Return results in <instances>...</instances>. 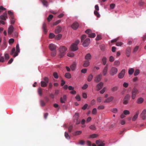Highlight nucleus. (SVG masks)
Returning <instances> with one entry per match:
<instances>
[{"label": "nucleus", "mask_w": 146, "mask_h": 146, "mask_svg": "<svg viewBox=\"0 0 146 146\" xmlns=\"http://www.w3.org/2000/svg\"><path fill=\"white\" fill-rule=\"evenodd\" d=\"M74 55V54L73 52H69L67 54V56L71 57H72Z\"/></svg>", "instance_id": "nucleus-37"}, {"label": "nucleus", "mask_w": 146, "mask_h": 146, "mask_svg": "<svg viewBox=\"0 0 146 146\" xmlns=\"http://www.w3.org/2000/svg\"><path fill=\"white\" fill-rule=\"evenodd\" d=\"M49 48L51 51H53L55 50L56 48V46L55 44H49Z\"/></svg>", "instance_id": "nucleus-16"}, {"label": "nucleus", "mask_w": 146, "mask_h": 146, "mask_svg": "<svg viewBox=\"0 0 146 146\" xmlns=\"http://www.w3.org/2000/svg\"><path fill=\"white\" fill-rule=\"evenodd\" d=\"M76 64L75 62H74L70 66V68H71V70L72 71H74L75 70L76 67Z\"/></svg>", "instance_id": "nucleus-29"}, {"label": "nucleus", "mask_w": 146, "mask_h": 146, "mask_svg": "<svg viewBox=\"0 0 146 146\" xmlns=\"http://www.w3.org/2000/svg\"><path fill=\"white\" fill-rule=\"evenodd\" d=\"M76 99L78 101H80L81 100L80 97V96L78 95H77L76 97Z\"/></svg>", "instance_id": "nucleus-59"}, {"label": "nucleus", "mask_w": 146, "mask_h": 146, "mask_svg": "<svg viewBox=\"0 0 146 146\" xmlns=\"http://www.w3.org/2000/svg\"><path fill=\"white\" fill-rule=\"evenodd\" d=\"M139 92L137 89L134 88L132 90L131 98L133 100L136 97V95Z\"/></svg>", "instance_id": "nucleus-5"}, {"label": "nucleus", "mask_w": 146, "mask_h": 146, "mask_svg": "<svg viewBox=\"0 0 146 146\" xmlns=\"http://www.w3.org/2000/svg\"><path fill=\"white\" fill-rule=\"evenodd\" d=\"M85 143V141L82 140H81L79 141V142L78 143V144H80L81 145H84Z\"/></svg>", "instance_id": "nucleus-48"}, {"label": "nucleus", "mask_w": 146, "mask_h": 146, "mask_svg": "<svg viewBox=\"0 0 146 146\" xmlns=\"http://www.w3.org/2000/svg\"><path fill=\"white\" fill-rule=\"evenodd\" d=\"M85 33L88 34V36L90 38H94L96 36V34L95 33H92V31L90 29H88L85 31Z\"/></svg>", "instance_id": "nucleus-6"}, {"label": "nucleus", "mask_w": 146, "mask_h": 146, "mask_svg": "<svg viewBox=\"0 0 146 146\" xmlns=\"http://www.w3.org/2000/svg\"><path fill=\"white\" fill-rule=\"evenodd\" d=\"M118 89V87L117 86H114L111 89V91L113 92L116 91Z\"/></svg>", "instance_id": "nucleus-36"}, {"label": "nucleus", "mask_w": 146, "mask_h": 146, "mask_svg": "<svg viewBox=\"0 0 146 146\" xmlns=\"http://www.w3.org/2000/svg\"><path fill=\"white\" fill-rule=\"evenodd\" d=\"M90 128L92 130H95L96 129V127L94 125H92L90 126Z\"/></svg>", "instance_id": "nucleus-52"}, {"label": "nucleus", "mask_w": 146, "mask_h": 146, "mask_svg": "<svg viewBox=\"0 0 146 146\" xmlns=\"http://www.w3.org/2000/svg\"><path fill=\"white\" fill-rule=\"evenodd\" d=\"M130 96L129 94H127L123 100V103L124 104H127L128 103V101L129 100Z\"/></svg>", "instance_id": "nucleus-8"}, {"label": "nucleus", "mask_w": 146, "mask_h": 146, "mask_svg": "<svg viewBox=\"0 0 146 146\" xmlns=\"http://www.w3.org/2000/svg\"><path fill=\"white\" fill-rule=\"evenodd\" d=\"M106 58L104 57L102 59V61L103 62V64L104 65H105L106 63Z\"/></svg>", "instance_id": "nucleus-44"}, {"label": "nucleus", "mask_w": 146, "mask_h": 146, "mask_svg": "<svg viewBox=\"0 0 146 146\" xmlns=\"http://www.w3.org/2000/svg\"><path fill=\"white\" fill-rule=\"evenodd\" d=\"M51 55L52 56H54L56 54V50L52 51Z\"/></svg>", "instance_id": "nucleus-45"}, {"label": "nucleus", "mask_w": 146, "mask_h": 146, "mask_svg": "<svg viewBox=\"0 0 146 146\" xmlns=\"http://www.w3.org/2000/svg\"><path fill=\"white\" fill-rule=\"evenodd\" d=\"M117 68L115 67H112L110 71V74L111 76H113L117 74Z\"/></svg>", "instance_id": "nucleus-7"}, {"label": "nucleus", "mask_w": 146, "mask_h": 146, "mask_svg": "<svg viewBox=\"0 0 146 146\" xmlns=\"http://www.w3.org/2000/svg\"><path fill=\"white\" fill-rule=\"evenodd\" d=\"M139 114V111H137L132 118V120L133 121H135L138 118V115Z\"/></svg>", "instance_id": "nucleus-25"}, {"label": "nucleus", "mask_w": 146, "mask_h": 146, "mask_svg": "<svg viewBox=\"0 0 146 146\" xmlns=\"http://www.w3.org/2000/svg\"><path fill=\"white\" fill-rule=\"evenodd\" d=\"M79 26L78 23L77 22L73 23L71 25L72 28L74 30L76 29Z\"/></svg>", "instance_id": "nucleus-13"}, {"label": "nucleus", "mask_w": 146, "mask_h": 146, "mask_svg": "<svg viewBox=\"0 0 146 146\" xmlns=\"http://www.w3.org/2000/svg\"><path fill=\"white\" fill-rule=\"evenodd\" d=\"M74 117L76 119V121H75V122H76V124L77 125L79 124L80 123V121L78 120L79 117V113H76L74 115Z\"/></svg>", "instance_id": "nucleus-14"}, {"label": "nucleus", "mask_w": 146, "mask_h": 146, "mask_svg": "<svg viewBox=\"0 0 146 146\" xmlns=\"http://www.w3.org/2000/svg\"><path fill=\"white\" fill-rule=\"evenodd\" d=\"M15 22V19H14V18H12L11 19V23L12 24H13Z\"/></svg>", "instance_id": "nucleus-64"}, {"label": "nucleus", "mask_w": 146, "mask_h": 146, "mask_svg": "<svg viewBox=\"0 0 146 146\" xmlns=\"http://www.w3.org/2000/svg\"><path fill=\"white\" fill-rule=\"evenodd\" d=\"M42 29L44 32L45 33H46L47 32V30L46 29V25L45 23H44L43 24Z\"/></svg>", "instance_id": "nucleus-30"}, {"label": "nucleus", "mask_w": 146, "mask_h": 146, "mask_svg": "<svg viewBox=\"0 0 146 146\" xmlns=\"http://www.w3.org/2000/svg\"><path fill=\"white\" fill-rule=\"evenodd\" d=\"M140 116L143 119H145L146 118V110H144L141 114Z\"/></svg>", "instance_id": "nucleus-12"}, {"label": "nucleus", "mask_w": 146, "mask_h": 146, "mask_svg": "<svg viewBox=\"0 0 146 146\" xmlns=\"http://www.w3.org/2000/svg\"><path fill=\"white\" fill-rule=\"evenodd\" d=\"M108 65L107 64L104 68L102 71V74L103 76H105L106 75L108 72Z\"/></svg>", "instance_id": "nucleus-15"}, {"label": "nucleus", "mask_w": 146, "mask_h": 146, "mask_svg": "<svg viewBox=\"0 0 146 146\" xmlns=\"http://www.w3.org/2000/svg\"><path fill=\"white\" fill-rule=\"evenodd\" d=\"M97 101L99 103L101 102L102 100V98L101 97H98L97 98Z\"/></svg>", "instance_id": "nucleus-46"}, {"label": "nucleus", "mask_w": 146, "mask_h": 146, "mask_svg": "<svg viewBox=\"0 0 146 146\" xmlns=\"http://www.w3.org/2000/svg\"><path fill=\"white\" fill-rule=\"evenodd\" d=\"M7 18V15L6 12H5L3 13V15L0 16V19L4 21H5Z\"/></svg>", "instance_id": "nucleus-11"}, {"label": "nucleus", "mask_w": 146, "mask_h": 146, "mask_svg": "<svg viewBox=\"0 0 146 146\" xmlns=\"http://www.w3.org/2000/svg\"><path fill=\"white\" fill-rule=\"evenodd\" d=\"M53 76L56 79H57L58 78V75L56 72H54L53 73Z\"/></svg>", "instance_id": "nucleus-42"}, {"label": "nucleus", "mask_w": 146, "mask_h": 146, "mask_svg": "<svg viewBox=\"0 0 146 146\" xmlns=\"http://www.w3.org/2000/svg\"><path fill=\"white\" fill-rule=\"evenodd\" d=\"M90 65V62L89 61L87 60H85L84 61L83 66L84 67H87Z\"/></svg>", "instance_id": "nucleus-26"}, {"label": "nucleus", "mask_w": 146, "mask_h": 146, "mask_svg": "<svg viewBox=\"0 0 146 146\" xmlns=\"http://www.w3.org/2000/svg\"><path fill=\"white\" fill-rule=\"evenodd\" d=\"M38 92L39 96H41L42 95V89L40 87L38 89Z\"/></svg>", "instance_id": "nucleus-28"}, {"label": "nucleus", "mask_w": 146, "mask_h": 146, "mask_svg": "<svg viewBox=\"0 0 146 146\" xmlns=\"http://www.w3.org/2000/svg\"><path fill=\"white\" fill-rule=\"evenodd\" d=\"M88 87V85L87 84H85L84 86L82 87L83 90H84L86 89Z\"/></svg>", "instance_id": "nucleus-62"}, {"label": "nucleus", "mask_w": 146, "mask_h": 146, "mask_svg": "<svg viewBox=\"0 0 146 146\" xmlns=\"http://www.w3.org/2000/svg\"><path fill=\"white\" fill-rule=\"evenodd\" d=\"M67 96L66 95H64L63 96V97L60 98V102L61 103H65V102L66 101Z\"/></svg>", "instance_id": "nucleus-19"}, {"label": "nucleus", "mask_w": 146, "mask_h": 146, "mask_svg": "<svg viewBox=\"0 0 146 146\" xmlns=\"http://www.w3.org/2000/svg\"><path fill=\"white\" fill-rule=\"evenodd\" d=\"M88 106V104H86L83 107H82V109L83 110H85L86 109Z\"/></svg>", "instance_id": "nucleus-63"}, {"label": "nucleus", "mask_w": 146, "mask_h": 146, "mask_svg": "<svg viewBox=\"0 0 146 146\" xmlns=\"http://www.w3.org/2000/svg\"><path fill=\"white\" fill-rule=\"evenodd\" d=\"M82 132L81 131H77L75 132L73 134V135L76 136L78 135H80L82 133Z\"/></svg>", "instance_id": "nucleus-32"}, {"label": "nucleus", "mask_w": 146, "mask_h": 146, "mask_svg": "<svg viewBox=\"0 0 146 146\" xmlns=\"http://www.w3.org/2000/svg\"><path fill=\"white\" fill-rule=\"evenodd\" d=\"M62 35L61 34H59L56 37V39L57 40H60L61 38Z\"/></svg>", "instance_id": "nucleus-55"}, {"label": "nucleus", "mask_w": 146, "mask_h": 146, "mask_svg": "<svg viewBox=\"0 0 146 146\" xmlns=\"http://www.w3.org/2000/svg\"><path fill=\"white\" fill-rule=\"evenodd\" d=\"M97 111L96 108H94L92 111V113L94 115H96L97 114Z\"/></svg>", "instance_id": "nucleus-43"}, {"label": "nucleus", "mask_w": 146, "mask_h": 146, "mask_svg": "<svg viewBox=\"0 0 146 146\" xmlns=\"http://www.w3.org/2000/svg\"><path fill=\"white\" fill-rule=\"evenodd\" d=\"M134 71V70L133 68H131L129 70L128 73L129 75H132Z\"/></svg>", "instance_id": "nucleus-40"}, {"label": "nucleus", "mask_w": 146, "mask_h": 146, "mask_svg": "<svg viewBox=\"0 0 146 146\" xmlns=\"http://www.w3.org/2000/svg\"><path fill=\"white\" fill-rule=\"evenodd\" d=\"M96 144L98 145L97 146H104L105 144L103 143L102 141L100 140H98L96 141Z\"/></svg>", "instance_id": "nucleus-22"}, {"label": "nucleus", "mask_w": 146, "mask_h": 146, "mask_svg": "<svg viewBox=\"0 0 146 146\" xmlns=\"http://www.w3.org/2000/svg\"><path fill=\"white\" fill-rule=\"evenodd\" d=\"M138 48H139L138 46H135L133 50V53L136 52L138 50Z\"/></svg>", "instance_id": "nucleus-53"}, {"label": "nucleus", "mask_w": 146, "mask_h": 146, "mask_svg": "<svg viewBox=\"0 0 146 146\" xmlns=\"http://www.w3.org/2000/svg\"><path fill=\"white\" fill-rule=\"evenodd\" d=\"M67 50V48L64 46L60 47L59 48V56L60 58H62L65 55Z\"/></svg>", "instance_id": "nucleus-3"}, {"label": "nucleus", "mask_w": 146, "mask_h": 146, "mask_svg": "<svg viewBox=\"0 0 146 146\" xmlns=\"http://www.w3.org/2000/svg\"><path fill=\"white\" fill-rule=\"evenodd\" d=\"M113 99L114 97L113 96H110L106 99L104 102V103H109L111 102Z\"/></svg>", "instance_id": "nucleus-18"}, {"label": "nucleus", "mask_w": 146, "mask_h": 146, "mask_svg": "<svg viewBox=\"0 0 146 146\" xmlns=\"http://www.w3.org/2000/svg\"><path fill=\"white\" fill-rule=\"evenodd\" d=\"M55 35L53 33H50L49 35V38H53Z\"/></svg>", "instance_id": "nucleus-54"}, {"label": "nucleus", "mask_w": 146, "mask_h": 146, "mask_svg": "<svg viewBox=\"0 0 146 146\" xmlns=\"http://www.w3.org/2000/svg\"><path fill=\"white\" fill-rule=\"evenodd\" d=\"M139 73V71L138 70H136L134 73V75L136 76Z\"/></svg>", "instance_id": "nucleus-56"}, {"label": "nucleus", "mask_w": 146, "mask_h": 146, "mask_svg": "<svg viewBox=\"0 0 146 146\" xmlns=\"http://www.w3.org/2000/svg\"><path fill=\"white\" fill-rule=\"evenodd\" d=\"M61 22V20H57L54 23H53V25L54 26H55L57 25V24Z\"/></svg>", "instance_id": "nucleus-57"}, {"label": "nucleus", "mask_w": 146, "mask_h": 146, "mask_svg": "<svg viewBox=\"0 0 146 146\" xmlns=\"http://www.w3.org/2000/svg\"><path fill=\"white\" fill-rule=\"evenodd\" d=\"M61 27L59 26L56 27L55 30V33L56 34H58L61 32Z\"/></svg>", "instance_id": "nucleus-24"}, {"label": "nucleus", "mask_w": 146, "mask_h": 146, "mask_svg": "<svg viewBox=\"0 0 146 146\" xmlns=\"http://www.w3.org/2000/svg\"><path fill=\"white\" fill-rule=\"evenodd\" d=\"M98 135L96 134H93L90 135V137L91 138H94L97 137Z\"/></svg>", "instance_id": "nucleus-51"}, {"label": "nucleus", "mask_w": 146, "mask_h": 146, "mask_svg": "<svg viewBox=\"0 0 146 146\" xmlns=\"http://www.w3.org/2000/svg\"><path fill=\"white\" fill-rule=\"evenodd\" d=\"M102 77V75L101 74H98L95 77L94 81L97 83L101 81Z\"/></svg>", "instance_id": "nucleus-10"}, {"label": "nucleus", "mask_w": 146, "mask_h": 146, "mask_svg": "<svg viewBox=\"0 0 146 146\" xmlns=\"http://www.w3.org/2000/svg\"><path fill=\"white\" fill-rule=\"evenodd\" d=\"M103 85V83L102 82H100L96 86L97 90L99 91L102 88Z\"/></svg>", "instance_id": "nucleus-20"}, {"label": "nucleus", "mask_w": 146, "mask_h": 146, "mask_svg": "<svg viewBox=\"0 0 146 146\" xmlns=\"http://www.w3.org/2000/svg\"><path fill=\"white\" fill-rule=\"evenodd\" d=\"M123 113L125 115H129L130 114V112L128 110H124L123 111Z\"/></svg>", "instance_id": "nucleus-50"}, {"label": "nucleus", "mask_w": 146, "mask_h": 146, "mask_svg": "<svg viewBox=\"0 0 146 146\" xmlns=\"http://www.w3.org/2000/svg\"><path fill=\"white\" fill-rule=\"evenodd\" d=\"M79 42L80 40H76L75 42L71 45L70 47V50L73 51L77 50L78 49L77 45Z\"/></svg>", "instance_id": "nucleus-4"}, {"label": "nucleus", "mask_w": 146, "mask_h": 146, "mask_svg": "<svg viewBox=\"0 0 146 146\" xmlns=\"http://www.w3.org/2000/svg\"><path fill=\"white\" fill-rule=\"evenodd\" d=\"M125 69H123L118 74V76L119 78L122 79L123 78L125 74Z\"/></svg>", "instance_id": "nucleus-9"}, {"label": "nucleus", "mask_w": 146, "mask_h": 146, "mask_svg": "<svg viewBox=\"0 0 146 146\" xmlns=\"http://www.w3.org/2000/svg\"><path fill=\"white\" fill-rule=\"evenodd\" d=\"M101 36L100 35H99L97 36L96 38V39L97 41H98V40L101 39Z\"/></svg>", "instance_id": "nucleus-58"}, {"label": "nucleus", "mask_w": 146, "mask_h": 146, "mask_svg": "<svg viewBox=\"0 0 146 146\" xmlns=\"http://www.w3.org/2000/svg\"><path fill=\"white\" fill-rule=\"evenodd\" d=\"M114 60V58L112 56H111L110 57L109 60L110 62H113Z\"/></svg>", "instance_id": "nucleus-61"}, {"label": "nucleus", "mask_w": 146, "mask_h": 146, "mask_svg": "<svg viewBox=\"0 0 146 146\" xmlns=\"http://www.w3.org/2000/svg\"><path fill=\"white\" fill-rule=\"evenodd\" d=\"M120 63L119 61L116 60L114 62V65L115 66H117L119 65Z\"/></svg>", "instance_id": "nucleus-39"}, {"label": "nucleus", "mask_w": 146, "mask_h": 146, "mask_svg": "<svg viewBox=\"0 0 146 146\" xmlns=\"http://www.w3.org/2000/svg\"><path fill=\"white\" fill-rule=\"evenodd\" d=\"M64 76L66 78L68 79H70L71 78V75L69 73H66Z\"/></svg>", "instance_id": "nucleus-33"}, {"label": "nucleus", "mask_w": 146, "mask_h": 146, "mask_svg": "<svg viewBox=\"0 0 146 146\" xmlns=\"http://www.w3.org/2000/svg\"><path fill=\"white\" fill-rule=\"evenodd\" d=\"M94 14L98 17H99L100 15L99 13L96 11L95 10L94 11Z\"/></svg>", "instance_id": "nucleus-47"}, {"label": "nucleus", "mask_w": 146, "mask_h": 146, "mask_svg": "<svg viewBox=\"0 0 146 146\" xmlns=\"http://www.w3.org/2000/svg\"><path fill=\"white\" fill-rule=\"evenodd\" d=\"M41 86L42 87H45L47 85V83L46 82L44 81H42L41 82Z\"/></svg>", "instance_id": "nucleus-35"}, {"label": "nucleus", "mask_w": 146, "mask_h": 146, "mask_svg": "<svg viewBox=\"0 0 146 146\" xmlns=\"http://www.w3.org/2000/svg\"><path fill=\"white\" fill-rule=\"evenodd\" d=\"M16 51L15 52V48H13L10 53V54L11 55L13 54V56L14 57L17 56L18 55V53L20 52V49L18 44L16 45Z\"/></svg>", "instance_id": "nucleus-2"}, {"label": "nucleus", "mask_w": 146, "mask_h": 146, "mask_svg": "<svg viewBox=\"0 0 146 146\" xmlns=\"http://www.w3.org/2000/svg\"><path fill=\"white\" fill-rule=\"evenodd\" d=\"M104 106L103 105L99 106L98 107V109L99 110L104 109Z\"/></svg>", "instance_id": "nucleus-49"}, {"label": "nucleus", "mask_w": 146, "mask_h": 146, "mask_svg": "<svg viewBox=\"0 0 146 146\" xmlns=\"http://www.w3.org/2000/svg\"><path fill=\"white\" fill-rule=\"evenodd\" d=\"M8 14L10 16L11 19L14 18V16L13 13L11 11H8Z\"/></svg>", "instance_id": "nucleus-34"}, {"label": "nucleus", "mask_w": 146, "mask_h": 146, "mask_svg": "<svg viewBox=\"0 0 146 146\" xmlns=\"http://www.w3.org/2000/svg\"><path fill=\"white\" fill-rule=\"evenodd\" d=\"M93 75L92 74H90L88 76L87 80L88 82H90L93 78Z\"/></svg>", "instance_id": "nucleus-31"}, {"label": "nucleus", "mask_w": 146, "mask_h": 146, "mask_svg": "<svg viewBox=\"0 0 146 146\" xmlns=\"http://www.w3.org/2000/svg\"><path fill=\"white\" fill-rule=\"evenodd\" d=\"M131 49L130 47H127L126 50V55L127 57H129L130 55Z\"/></svg>", "instance_id": "nucleus-17"}, {"label": "nucleus", "mask_w": 146, "mask_h": 146, "mask_svg": "<svg viewBox=\"0 0 146 146\" xmlns=\"http://www.w3.org/2000/svg\"><path fill=\"white\" fill-rule=\"evenodd\" d=\"M144 101V99L142 98H140L138 99L137 103L138 104H141Z\"/></svg>", "instance_id": "nucleus-27"}, {"label": "nucleus", "mask_w": 146, "mask_h": 146, "mask_svg": "<svg viewBox=\"0 0 146 146\" xmlns=\"http://www.w3.org/2000/svg\"><path fill=\"white\" fill-rule=\"evenodd\" d=\"M64 136L66 138L68 139H70V137L68 135V133L66 132H65L64 133Z\"/></svg>", "instance_id": "nucleus-38"}, {"label": "nucleus", "mask_w": 146, "mask_h": 146, "mask_svg": "<svg viewBox=\"0 0 146 146\" xmlns=\"http://www.w3.org/2000/svg\"><path fill=\"white\" fill-rule=\"evenodd\" d=\"M85 58L86 60L89 61L92 58V56L90 54L88 53L85 56Z\"/></svg>", "instance_id": "nucleus-23"}, {"label": "nucleus", "mask_w": 146, "mask_h": 146, "mask_svg": "<svg viewBox=\"0 0 146 146\" xmlns=\"http://www.w3.org/2000/svg\"><path fill=\"white\" fill-rule=\"evenodd\" d=\"M53 17V16L51 15H49L47 19L48 21H50Z\"/></svg>", "instance_id": "nucleus-41"}, {"label": "nucleus", "mask_w": 146, "mask_h": 146, "mask_svg": "<svg viewBox=\"0 0 146 146\" xmlns=\"http://www.w3.org/2000/svg\"><path fill=\"white\" fill-rule=\"evenodd\" d=\"M14 28L12 25L10 26L8 29V34L9 35H11L13 31Z\"/></svg>", "instance_id": "nucleus-21"}, {"label": "nucleus", "mask_w": 146, "mask_h": 146, "mask_svg": "<svg viewBox=\"0 0 146 146\" xmlns=\"http://www.w3.org/2000/svg\"><path fill=\"white\" fill-rule=\"evenodd\" d=\"M42 2L44 5L47 6V2L45 0H43Z\"/></svg>", "instance_id": "nucleus-60"}, {"label": "nucleus", "mask_w": 146, "mask_h": 146, "mask_svg": "<svg viewBox=\"0 0 146 146\" xmlns=\"http://www.w3.org/2000/svg\"><path fill=\"white\" fill-rule=\"evenodd\" d=\"M86 36L85 35H82L81 37V41L83 42L82 45L84 47L88 46L90 42V40L89 38H86L84 41V40L86 38Z\"/></svg>", "instance_id": "nucleus-1"}]
</instances>
